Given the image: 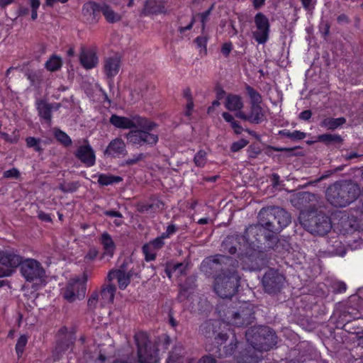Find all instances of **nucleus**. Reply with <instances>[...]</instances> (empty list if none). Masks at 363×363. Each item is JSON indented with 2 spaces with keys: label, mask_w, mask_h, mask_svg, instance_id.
Listing matches in <instances>:
<instances>
[{
  "label": "nucleus",
  "mask_w": 363,
  "mask_h": 363,
  "mask_svg": "<svg viewBox=\"0 0 363 363\" xmlns=\"http://www.w3.org/2000/svg\"><path fill=\"white\" fill-rule=\"evenodd\" d=\"M75 156L88 167H92L95 164V153L89 144L79 146L75 152Z\"/></svg>",
  "instance_id": "nucleus-14"
},
{
  "label": "nucleus",
  "mask_w": 363,
  "mask_h": 363,
  "mask_svg": "<svg viewBox=\"0 0 363 363\" xmlns=\"http://www.w3.org/2000/svg\"><path fill=\"white\" fill-rule=\"evenodd\" d=\"M250 122L259 124L264 121V111L260 105H250Z\"/></svg>",
  "instance_id": "nucleus-31"
},
{
  "label": "nucleus",
  "mask_w": 363,
  "mask_h": 363,
  "mask_svg": "<svg viewBox=\"0 0 363 363\" xmlns=\"http://www.w3.org/2000/svg\"><path fill=\"white\" fill-rule=\"evenodd\" d=\"M122 181V178L118 176L99 174L98 177V182L103 186H108L114 183H118Z\"/></svg>",
  "instance_id": "nucleus-35"
},
{
  "label": "nucleus",
  "mask_w": 363,
  "mask_h": 363,
  "mask_svg": "<svg viewBox=\"0 0 363 363\" xmlns=\"http://www.w3.org/2000/svg\"><path fill=\"white\" fill-rule=\"evenodd\" d=\"M318 140L325 145H330L331 143H342V138L337 134L325 133L318 135Z\"/></svg>",
  "instance_id": "nucleus-34"
},
{
  "label": "nucleus",
  "mask_w": 363,
  "mask_h": 363,
  "mask_svg": "<svg viewBox=\"0 0 363 363\" xmlns=\"http://www.w3.org/2000/svg\"><path fill=\"white\" fill-rule=\"evenodd\" d=\"M131 272H125L122 269H112L107 275V280L111 282L113 279H117L118 287L125 289L130 284Z\"/></svg>",
  "instance_id": "nucleus-20"
},
{
  "label": "nucleus",
  "mask_w": 363,
  "mask_h": 363,
  "mask_svg": "<svg viewBox=\"0 0 363 363\" xmlns=\"http://www.w3.org/2000/svg\"><path fill=\"white\" fill-rule=\"evenodd\" d=\"M194 162L197 167H203L206 162V152L204 150H199L195 155Z\"/></svg>",
  "instance_id": "nucleus-42"
},
{
  "label": "nucleus",
  "mask_w": 363,
  "mask_h": 363,
  "mask_svg": "<svg viewBox=\"0 0 363 363\" xmlns=\"http://www.w3.org/2000/svg\"><path fill=\"white\" fill-rule=\"evenodd\" d=\"M345 123L346 118L344 117L337 118L325 117L321 121L320 125L327 130H334L344 125Z\"/></svg>",
  "instance_id": "nucleus-29"
},
{
  "label": "nucleus",
  "mask_w": 363,
  "mask_h": 363,
  "mask_svg": "<svg viewBox=\"0 0 363 363\" xmlns=\"http://www.w3.org/2000/svg\"><path fill=\"white\" fill-rule=\"evenodd\" d=\"M20 272L29 282H42L45 278V270L41 263L35 259H26L20 264Z\"/></svg>",
  "instance_id": "nucleus-5"
},
{
  "label": "nucleus",
  "mask_w": 363,
  "mask_h": 363,
  "mask_svg": "<svg viewBox=\"0 0 363 363\" xmlns=\"http://www.w3.org/2000/svg\"><path fill=\"white\" fill-rule=\"evenodd\" d=\"M194 19L193 18L191 22L186 26H184V27H180L179 28V30L181 33H183L184 31L186 30H190L193 25H194Z\"/></svg>",
  "instance_id": "nucleus-64"
},
{
  "label": "nucleus",
  "mask_w": 363,
  "mask_h": 363,
  "mask_svg": "<svg viewBox=\"0 0 363 363\" xmlns=\"http://www.w3.org/2000/svg\"><path fill=\"white\" fill-rule=\"evenodd\" d=\"M86 286L84 282L79 279H70L64 289L63 296L69 302L83 298L85 295Z\"/></svg>",
  "instance_id": "nucleus-12"
},
{
  "label": "nucleus",
  "mask_w": 363,
  "mask_h": 363,
  "mask_svg": "<svg viewBox=\"0 0 363 363\" xmlns=\"http://www.w3.org/2000/svg\"><path fill=\"white\" fill-rule=\"evenodd\" d=\"M116 289L113 284H108L102 286L101 289L98 291L101 296V307H104L113 301Z\"/></svg>",
  "instance_id": "nucleus-22"
},
{
  "label": "nucleus",
  "mask_w": 363,
  "mask_h": 363,
  "mask_svg": "<svg viewBox=\"0 0 363 363\" xmlns=\"http://www.w3.org/2000/svg\"><path fill=\"white\" fill-rule=\"evenodd\" d=\"M62 66V60L61 58L53 55L45 63V67L48 70L51 72H55L59 69Z\"/></svg>",
  "instance_id": "nucleus-39"
},
{
  "label": "nucleus",
  "mask_w": 363,
  "mask_h": 363,
  "mask_svg": "<svg viewBox=\"0 0 363 363\" xmlns=\"http://www.w3.org/2000/svg\"><path fill=\"white\" fill-rule=\"evenodd\" d=\"M230 125L236 134H240L242 132V126L236 121H233Z\"/></svg>",
  "instance_id": "nucleus-57"
},
{
  "label": "nucleus",
  "mask_w": 363,
  "mask_h": 363,
  "mask_svg": "<svg viewBox=\"0 0 363 363\" xmlns=\"http://www.w3.org/2000/svg\"><path fill=\"white\" fill-rule=\"evenodd\" d=\"M22 260V257L13 250L0 251V264L9 268L13 269V268L20 267Z\"/></svg>",
  "instance_id": "nucleus-19"
},
{
  "label": "nucleus",
  "mask_w": 363,
  "mask_h": 363,
  "mask_svg": "<svg viewBox=\"0 0 363 363\" xmlns=\"http://www.w3.org/2000/svg\"><path fill=\"white\" fill-rule=\"evenodd\" d=\"M121 60L118 55L106 57L104 60V72L108 79L116 76L121 69Z\"/></svg>",
  "instance_id": "nucleus-15"
},
{
  "label": "nucleus",
  "mask_w": 363,
  "mask_h": 363,
  "mask_svg": "<svg viewBox=\"0 0 363 363\" xmlns=\"http://www.w3.org/2000/svg\"><path fill=\"white\" fill-rule=\"evenodd\" d=\"M267 233L268 231L259 222L257 224L251 225L247 228L242 237V240L247 242L250 248L245 253V262H250V267L253 269H258L265 264L262 250H274L266 247L267 242L264 238Z\"/></svg>",
  "instance_id": "nucleus-2"
},
{
  "label": "nucleus",
  "mask_w": 363,
  "mask_h": 363,
  "mask_svg": "<svg viewBox=\"0 0 363 363\" xmlns=\"http://www.w3.org/2000/svg\"><path fill=\"white\" fill-rule=\"evenodd\" d=\"M60 107V104H48L45 101H41L38 103V111L39 116L43 118L46 123L50 125L52 109L57 110Z\"/></svg>",
  "instance_id": "nucleus-21"
},
{
  "label": "nucleus",
  "mask_w": 363,
  "mask_h": 363,
  "mask_svg": "<svg viewBox=\"0 0 363 363\" xmlns=\"http://www.w3.org/2000/svg\"><path fill=\"white\" fill-rule=\"evenodd\" d=\"M216 321L208 320L200 326V332L206 337H211L216 333Z\"/></svg>",
  "instance_id": "nucleus-33"
},
{
  "label": "nucleus",
  "mask_w": 363,
  "mask_h": 363,
  "mask_svg": "<svg viewBox=\"0 0 363 363\" xmlns=\"http://www.w3.org/2000/svg\"><path fill=\"white\" fill-rule=\"evenodd\" d=\"M232 50V45L231 43H225L223 47H222V49H221V52L222 53L225 55V56H228L230 51Z\"/></svg>",
  "instance_id": "nucleus-55"
},
{
  "label": "nucleus",
  "mask_w": 363,
  "mask_h": 363,
  "mask_svg": "<svg viewBox=\"0 0 363 363\" xmlns=\"http://www.w3.org/2000/svg\"><path fill=\"white\" fill-rule=\"evenodd\" d=\"M27 342H28V337L26 335H21L18 341H17V343L16 345V353H17V355L18 357H20L23 352V350H24V347H26V344H27Z\"/></svg>",
  "instance_id": "nucleus-43"
},
{
  "label": "nucleus",
  "mask_w": 363,
  "mask_h": 363,
  "mask_svg": "<svg viewBox=\"0 0 363 363\" xmlns=\"http://www.w3.org/2000/svg\"><path fill=\"white\" fill-rule=\"evenodd\" d=\"M245 336L252 347L259 351H267L277 343V335L267 327L248 330Z\"/></svg>",
  "instance_id": "nucleus-4"
},
{
  "label": "nucleus",
  "mask_w": 363,
  "mask_h": 363,
  "mask_svg": "<svg viewBox=\"0 0 363 363\" xmlns=\"http://www.w3.org/2000/svg\"><path fill=\"white\" fill-rule=\"evenodd\" d=\"M165 238H162V235L156 238L153 240L150 241L149 243L145 245V248L148 249V247H152L154 250H159L163 247L164 245V240Z\"/></svg>",
  "instance_id": "nucleus-44"
},
{
  "label": "nucleus",
  "mask_w": 363,
  "mask_h": 363,
  "mask_svg": "<svg viewBox=\"0 0 363 363\" xmlns=\"http://www.w3.org/2000/svg\"><path fill=\"white\" fill-rule=\"evenodd\" d=\"M155 250H154L152 247H148V249H146L145 245L143 247V251L145 255V259L147 261H152L155 259Z\"/></svg>",
  "instance_id": "nucleus-47"
},
{
  "label": "nucleus",
  "mask_w": 363,
  "mask_h": 363,
  "mask_svg": "<svg viewBox=\"0 0 363 363\" xmlns=\"http://www.w3.org/2000/svg\"><path fill=\"white\" fill-rule=\"evenodd\" d=\"M256 30L252 33L253 38L259 44H264L269 38V22L262 13H258L255 16Z\"/></svg>",
  "instance_id": "nucleus-11"
},
{
  "label": "nucleus",
  "mask_w": 363,
  "mask_h": 363,
  "mask_svg": "<svg viewBox=\"0 0 363 363\" xmlns=\"http://www.w3.org/2000/svg\"><path fill=\"white\" fill-rule=\"evenodd\" d=\"M199 363H216V360L211 356H204L199 362Z\"/></svg>",
  "instance_id": "nucleus-59"
},
{
  "label": "nucleus",
  "mask_w": 363,
  "mask_h": 363,
  "mask_svg": "<svg viewBox=\"0 0 363 363\" xmlns=\"http://www.w3.org/2000/svg\"><path fill=\"white\" fill-rule=\"evenodd\" d=\"M225 108L230 111H240L243 108V101L239 95L229 94L225 99Z\"/></svg>",
  "instance_id": "nucleus-27"
},
{
  "label": "nucleus",
  "mask_w": 363,
  "mask_h": 363,
  "mask_svg": "<svg viewBox=\"0 0 363 363\" xmlns=\"http://www.w3.org/2000/svg\"><path fill=\"white\" fill-rule=\"evenodd\" d=\"M177 230V227L174 224L169 225L167 227L166 231L162 233V238H168Z\"/></svg>",
  "instance_id": "nucleus-49"
},
{
  "label": "nucleus",
  "mask_w": 363,
  "mask_h": 363,
  "mask_svg": "<svg viewBox=\"0 0 363 363\" xmlns=\"http://www.w3.org/2000/svg\"><path fill=\"white\" fill-rule=\"evenodd\" d=\"M89 311H94L98 306H101V296L98 291H94L91 294L87 301Z\"/></svg>",
  "instance_id": "nucleus-37"
},
{
  "label": "nucleus",
  "mask_w": 363,
  "mask_h": 363,
  "mask_svg": "<svg viewBox=\"0 0 363 363\" xmlns=\"http://www.w3.org/2000/svg\"><path fill=\"white\" fill-rule=\"evenodd\" d=\"M126 154L125 144L121 138H118L112 140L104 150L105 155L112 157H117Z\"/></svg>",
  "instance_id": "nucleus-18"
},
{
  "label": "nucleus",
  "mask_w": 363,
  "mask_h": 363,
  "mask_svg": "<svg viewBox=\"0 0 363 363\" xmlns=\"http://www.w3.org/2000/svg\"><path fill=\"white\" fill-rule=\"evenodd\" d=\"M228 338V336L225 333H218L215 339L217 340V343L222 344L223 342H225Z\"/></svg>",
  "instance_id": "nucleus-60"
},
{
  "label": "nucleus",
  "mask_w": 363,
  "mask_h": 363,
  "mask_svg": "<svg viewBox=\"0 0 363 363\" xmlns=\"http://www.w3.org/2000/svg\"><path fill=\"white\" fill-rule=\"evenodd\" d=\"M223 118L225 119V121L226 122H228L230 123V124L235 121V120L234 119L233 116L230 114L228 112H223V114H222Z\"/></svg>",
  "instance_id": "nucleus-61"
},
{
  "label": "nucleus",
  "mask_w": 363,
  "mask_h": 363,
  "mask_svg": "<svg viewBox=\"0 0 363 363\" xmlns=\"http://www.w3.org/2000/svg\"><path fill=\"white\" fill-rule=\"evenodd\" d=\"M266 0H252V5L255 9H258L263 6Z\"/></svg>",
  "instance_id": "nucleus-63"
},
{
  "label": "nucleus",
  "mask_w": 363,
  "mask_h": 363,
  "mask_svg": "<svg viewBox=\"0 0 363 363\" xmlns=\"http://www.w3.org/2000/svg\"><path fill=\"white\" fill-rule=\"evenodd\" d=\"M98 255V250L93 247L90 248L87 254L85 255L84 258L87 260H93Z\"/></svg>",
  "instance_id": "nucleus-52"
},
{
  "label": "nucleus",
  "mask_w": 363,
  "mask_h": 363,
  "mask_svg": "<svg viewBox=\"0 0 363 363\" xmlns=\"http://www.w3.org/2000/svg\"><path fill=\"white\" fill-rule=\"evenodd\" d=\"M247 140L245 139H240L237 142H235L232 144L230 150L233 152H238L240 150L242 149L247 145Z\"/></svg>",
  "instance_id": "nucleus-46"
},
{
  "label": "nucleus",
  "mask_w": 363,
  "mask_h": 363,
  "mask_svg": "<svg viewBox=\"0 0 363 363\" xmlns=\"http://www.w3.org/2000/svg\"><path fill=\"white\" fill-rule=\"evenodd\" d=\"M264 210H266V208H262L260 210L258 214V219L259 222L268 231L267 234H265L264 238L267 242L266 247L273 248L274 250H277L280 241L277 236V233L281 230L280 229L276 228V225H278L277 219L269 218V216H266L262 214Z\"/></svg>",
  "instance_id": "nucleus-6"
},
{
  "label": "nucleus",
  "mask_w": 363,
  "mask_h": 363,
  "mask_svg": "<svg viewBox=\"0 0 363 363\" xmlns=\"http://www.w3.org/2000/svg\"><path fill=\"white\" fill-rule=\"evenodd\" d=\"M279 134L293 140H303L306 137V133L301 132L300 130H294L293 132H290L287 130H283L279 131Z\"/></svg>",
  "instance_id": "nucleus-38"
},
{
  "label": "nucleus",
  "mask_w": 363,
  "mask_h": 363,
  "mask_svg": "<svg viewBox=\"0 0 363 363\" xmlns=\"http://www.w3.org/2000/svg\"><path fill=\"white\" fill-rule=\"evenodd\" d=\"M101 13V6L95 2L90 1L83 6L82 15L85 21L89 23L98 21Z\"/></svg>",
  "instance_id": "nucleus-17"
},
{
  "label": "nucleus",
  "mask_w": 363,
  "mask_h": 363,
  "mask_svg": "<svg viewBox=\"0 0 363 363\" xmlns=\"http://www.w3.org/2000/svg\"><path fill=\"white\" fill-rule=\"evenodd\" d=\"M38 218L43 220V221H45V222H51L52 221V218L50 216L49 214L48 213H45V212L43 211H40L38 213Z\"/></svg>",
  "instance_id": "nucleus-58"
},
{
  "label": "nucleus",
  "mask_w": 363,
  "mask_h": 363,
  "mask_svg": "<svg viewBox=\"0 0 363 363\" xmlns=\"http://www.w3.org/2000/svg\"><path fill=\"white\" fill-rule=\"evenodd\" d=\"M20 172L16 168H13L4 172V177L8 179H18Z\"/></svg>",
  "instance_id": "nucleus-48"
},
{
  "label": "nucleus",
  "mask_w": 363,
  "mask_h": 363,
  "mask_svg": "<svg viewBox=\"0 0 363 363\" xmlns=\"http://www.w3.org/2000/svg\"><path fill=\"white\" fill-rule=\"evenodd\" d=\"M149 123L152 125L150 129L148 128H140L141 132V144L155 145L158 141L157 135L150 133V131L155 127V124L149 121Z\"/></svg>",
  "instance_id": "nucleus-26"
},
{
  "label": "nucleus",
  "mask_w": 363,
  "mask_h": 363,
  "mask_svg": "<svg viewBox=\"0 0 363 363\" xmlns=\"http://www.w3.org/2000/svg\"><path fill=\"white\" fill-rule=\"evenodd\" d=\"M301 4L306 11H312L316 4L317 0H301Z\"/></svg>",
  "instance_id": "nucleus-50"
},
{
  "label": "nucleus",
  "mask_w": 363,
  "mask_h": 363,
  "mask_svg": "<svg viewBox=\"0 0 363 363\" xmlns=\"http://www.w3.org/2000/svg\"><path fill=\"white\" fill-rule=\"evenodd\" d=\"M54 135L56 139L63 145L66 147L71 145L72 140L65 132L57 129L55 130Z\"/></svg>",
  "instance_id": "nucleus-41"
},
{
  "label": "nucleus",
  "mask_w": 363,
  "mask_h": 363,
  "mask_svg": "<svg viewBox=\"0 0 363 363\" xmlns=\"http://www.w3.org/2000/svg\"><path fill=\"white\" fill-rule=\"evenodd\" d=\"M110 123L115 127L123 129L133 128L150 129L152 125L147 119L138 115L127 118L114 114L110 118Z\"/></svg>",
  "instance_id": "nucleus-8"
},
{
  "label": "nucleus",
  "mask_w": 363,
  "mask_h": 363,
  "mask_svg": "<svg viewBox=\"0 0 363 363\" xmlns=\"http://www.w3.org/2000/svg\"><path fill=\"white\" fill-rule=\"evenodd\" d=\"M312 112L310 110H306L302 111L299 114V118L303 121H308L311 118Z\"/></svg>",
  "instance_id": "nucleus-54"
},
{
  "label": "nucleus",
  "mask_w": 363,
  "mask_h": 363,
  "mask_svg": "<svg viewBox=\"0 0 363 363\" xmlns=\"http://www.w3.org/2000/svg\"><path fill=\"white\" fill-rule=\"evenodd\" d=\"M303 225L311 233L320 235H325L332 228L330 218L322 213L309 215Z\"/></svg>",
  "instance_id": "nucleus-7"
},
{
  "label": "nucleus",
  "mask_w": 363,
  "mask_h": 363,
  "mask_svg": "<svg viewBox=\"0 0 363 363\" xmlns=\"http://www.w3.org/2000/svg\"><path fill=\"white\" fill-rule=\"evenodd\" d=\"M194 41L199 47H203L204 48H206V38L205 37L199 36L195 39Z\"/></svg>",
  "instance_id": "nucleus-56"
},
{
  "label": "nucleus",
  "mask_w": 363,
  "mask_h": 363,
  "mask_svg": "<svg viewBox=\"0 0 363 363\" xmlns=\"http://www.w3.org/2000/svg\"><path fill=\"white\" fill-rule=\"evenodd\" d=\"M126 138L129 143L142 146L140 130H131L127 135Z\"/></svg>",
  "instance_id": "nucleus-40"
},
{
  "label": "nucleus",
  "mask_w": 363,
  "mask_h": 363,
  "mask_svg": "<svg viewBox=\"0 0 363 363\" xmlns=\"http://www.w3.org/2000/svg\"><path fill=\"white\" fill-rule=\"evenodd\" d=\"M361 193L359 184L352 180L335 183L327 189L328 201L334 206L345 207L355 201Z\"/></svg>",
  "instance_id": "nucleus-3"
},
{
  "label": "nucleus",
  "mask_w": 363,
  "mask_h": 363,
  "mask_svg": "<svg viewBox=\"0 0 363 363\" xmlns=\"http://www.w3.org/2000/svg\"><path fill=\"white\" fill-rule=\"evenodd\" d=\"M13 272V269L9 268V267H0V278L5 277H9L11 276Z\"/></svg>",
  "instance_id": "nucleus-53"
},
{
  "label": "nucleus",
  "mask_w": 363,
  "mask_h": 363,
  "mask_svg": "<svg viewBox=\"0 0 363 363\" xmlns=\"http://www.w3.org/2000/svg\"><path fill=\"white\" fill-rule=\"evenodd\" d=\"M254 319L252 308L248 306L243 307L238 312L228 311L226 320L229 324L237 327L247 326Z\"/></svg>",
  "instance_id": "nucleus-10"
},
{
  "label": "nucleus",
  "mask_w": 363,
  "mask_h": 363,
  "mask_svg": "<svg viewBox=\"0 0 363 363\" xmlns=\"http://www.w3.org/2000/svg\"><path fill=\"white\" fill-rule=\"evenodd\" d=\"M237 267V260L225 255H216L204 259L201 269L208 275L214 271H220L214 278V291L222 298H230L240 286V277L236 270Z\"/></svg>",
  "instance_id": "nucleus-1"
},
{
  "label": "nucleus",
  "mask_w": 363,
  "mask_h": 363,
  "mask_svg": "<svg viewBox=\"0 0 363 363\" xmlns=\"http://www.w3.org/2000/svg\"><path fill=\"white\" fill-rule=\"evenodd\" d=\"M184 352L182 345H177L169 352L167 363H181Z\"/></svg>",
  "instance_id": "nucleus-32"
},
{
  "label": "nucleus",
  "mask_w": 363,
  "mask_h": 363,
  "mask_svg": "<svg viewBox=\"0 0 363 363\" xmlns=\"http://www.w3.org/2000/svg\"><path fill=\"white\" fill-rule=\"evenodd\" d=\"M242 240V237L230 236L227 237L222 242L221 248L224 252H229L231 255L237 252V245L240 250V240Z\"/></svg>",
  "instance_id": "nucleus-24"
},
{
  "label": "nucleus",
  "mask_w": 363,
  "mask_h": 363,
  "mask_svg": "<svg viewBox=\"0 0 363 363\" xmlns=\"http://www.w3.org/2000/svg\"><path fill=\"white\" fill-rule=\"evenodd\" d=\"M73 340L72 335L69 334L66 335L59 340L53 352L55 361L60 359L62 354L67 350L73 344Z\"/></svg>",
  "instance_id": "nucleus-23"
},
{
  "label": "nucleus",
  "mask_w": 363,
  "mask_h": 363,
  "mask_svg": "<svg viewBox=\"0 0 363 363\" xmlns=\"http://www.w3.org/2000/svg\"><path fill=\"white\" fill-rule=\"evenodd\" d=\"M144 158V155L140 153L137 155H133L132 158L128 159L124 162L125 165H133L142 160Z\"/></svg>",
  "instance_id": "nucleus-51"
},
{
  "label": "nucleus",
  "mask_w": 363,
  "mask_h": 363,
  "mask_svg": "<svg viewBox=\"0 0 363 363\" xmlns=\"http://www.w3.org/2000/svg\"><path fill=\"white\" fill-rule=\"evenodd\" d=\"M284 282V277L277 270L270 269L267 271L262 278V285L264 291L274 294L280 291Z\"/></svg>",
  "instance_id": "nucleus-9"
},
{
  "label": "nucleus",
  "mask_w": 363,
  "mask_h": 363,
  "mask_svg": "<svg viewBox=\"0 0 363 363\" xmlns=\"http://www.w3.org/2000/svg\"><path fill=\"white\" fill-rule=\"evenodd\" d=\"M101 11L106 20L110 23H116L122 18L121 13L116 12L110 6L103 4L101 5Z\"/></svg>",
  "instance_id": "nucleus-30"
},
{
  "label": "nucleus",
  "mask_w": 363,
  "mask_h": 363,
  "mask_svg": "<svg viewBox=\"0 0 363 363\" xmlns=\"http://www.w3.org/2000/svg\"><path fill=\"white\" fill-rule=\"evenodd\" d=\"M262 213L263 215L269 216V218L277 219L278 225H276L277 229L281 230L284 228L286 227L291 223V217L288 212L283 208L269 206L266 208Z\"/></svg>",
  "instance_id": "nucleus-13"
},
{
  "label": "nucleus",
  "mask_w": 363,
  "mask_h": 363,
  "mask_svg": "<svg viewBox=\"0 0 363 363\" xmlns=\"http://www.w3.org/2000/svg\"><path fill=\"white\" fill-rule=\"evenodd\" d=\"M245 89L250 99V105H260L262 101L261 94L249 85H247Z\"/></svg>",
  "instance_id": "nucleus-36"
},
{
  "label": "nucleus",
  "mask_w": 363,
  "mask_h": 363,
  "mask_svg": "<svg viewBox=\"0 0 363 363\" xmlns=\"http://www.w3.org/2000/svg\"><path fill=\"white\" fill-rule=\"evenodd\" d=\"M100 242L103 246L104 255L112 257L116 250V245L111 236L106 232L103 233L100 238Z\"/></svg>",
  "instance_id": "nucleus-25"
},
{
  "label": "nucleus",
  "mask_w": 363,
  "mask_h": 363,
  "mask_svg": "<svg viewBox=\"0 0 363 363\" xmlns=\"http://www.w3.org/2000/svg\"><path fill=\"white\" fill-rule=\"evenodd\" d=\"M79 61L82 66L86 69H91L98 65L99 60L96 52L91 49L81 47Z\"/></svg>",
  "instance_id": "nucleus-16"
},
{
  "label": "nucleus",
  "mask_w": 363,
  "mask_h": 363,
  "mask_svg": "<svg viewBox=\"0 0 363 363\" xmlns=\"http://www.w3.org/2000/svg\"><path fill=\"white\" fill-rule=\"evenodd\" d=\"M26 145L28 147H33L36 152H41L43 148L40 145V140L33 137H28L26 140Z\"/></svg>",
  "instance_id": "nucleus-45"
},
{
  "label": "nucleus",
  "mask_w": 363,
  "mask_h": 363,
  "mask_svg": "<svg viewBox=\"0 0 363 363\" xmlns=\"http://www.w3.org/2000/svg\"><path fill=\"white\" fill-rule=\"evenodd\" d=\"M164 0H160L158 3L156 0H147L145 4L143 12L145 15L157 14L164 11V6L162 3Z\"/></svg>",
  "instance_id": "nucleus-28"
},
{
  "label": "nucleus",
  "mask_w": 363,
  "mask_h": 363,
  "mask_svg": "<svg viewBox=\"0 0 363 363\" xmlns=\"http://www.w3.org/2000/svg\"><path fill=\"white\" fill-rule=\"evenodd\" d=\"M237 111H238V113H236V117H238L242 120L247 121L250 122L249 114L248 115L245 114L244 112L241 111V110Z\"/></svg>",
  "instance_id": "nucleus-62"
}]
</instances>
